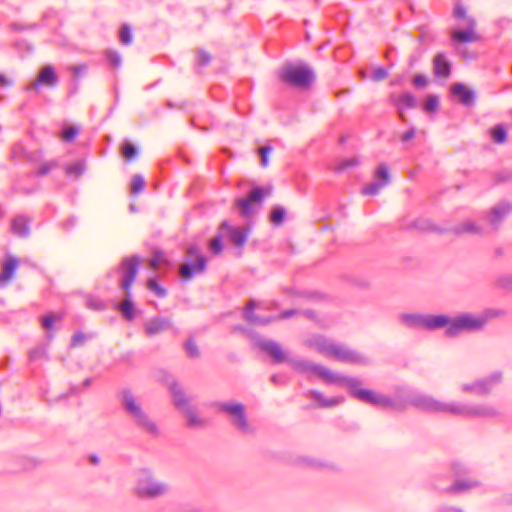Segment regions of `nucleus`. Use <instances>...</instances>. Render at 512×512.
I'll return each instance as SVG.
<instances>
[{"label":"nucleus","mask_w":512,"mask_h":512,"mask_svg":"<svg viewBox=\"0 0 512 512\" xmlns=\"http://www.w3.org/2000/svg\"><path fill=\"white\" fill-rule=\"evenodd\" d=\"M413 405L423 411L450 414L464 418L495 417L498 412L490 406H466L458 403L441 402L431 396H420L413 400Z\"/></svg>","instance_id":"f257e3e1"},{"label":"nucleus","mask_w":512,"mask_h":512,"mask_svg":"<svg viewBox=\"0 0 512 512\" xmlns=\"http://www.w3.org/2000/svg\"><path fill=\"white\" fill-rule=\"evenodd\" d=\"M309 346L324 357L340 362L357 364L363 361L361 355L342 345L335 344L323 336H315L309 340Z\"/></svg>","instance_id":"f03ea898"},{"label":"nucleus","mask_w":512,"mask_h":512,"mask_svg":"<svg viewBox=\"0 0 512 512\" xmlns=\"http://www.w3.org/2000/svg\"><path fill=\"white\" fill-rule=\"evenodd\" d=\"M453 17L459 22V26L450 30V38L453 43L477 42L481 39L477 32V22L474 17L467 14L465 7L457 4L453 9Z\"/></svg>","instance_id":"7ed1b4c3"},{"label":"nucleus","mask_w":512,"mask_h":512,"mask_svg":"<svg viewBox=\"0 0 512 512\" xmlns=\"http://www.w3.org/2000/svg\"><path fill=\"white\" fill-rule=\"evenodd\" d=\"M493 316L494 314L490 311L479 316H472L470 314L461 315L451 321L445 334L448 337H455L462 332L479 331L484 328L488 320Z\"/></svg>","instance_id":"20e7f679"},{"label":"nucleus","mask_w":512,"mask_h":512,"mask_svg":"<svg viewBox=\"0 0 512 512\" xmlns=\"http://www.w3.org/2000/svg\"><path fill=\"white\" fill-rule=\"evenodd\" d=\"M122 406L139 428L152 435L157 433L156 425L150 421L129 390L122 392Z\"/></svg>","instance_id":"39448f33"},{"label":"nucleus","mask_w":512,"mask_h":512,"mask_svg":"<svg viewBox=\"0 0 512 512\" xmlns=\"http://www.w3.org/2000/svg\"><path fill=\"white\" fill-rule=\"evenodd\" d=\"M280 79L289 85L308 89L315 80L312 69L307 65H287L280 74Z\"/></svg>","instance_id":"423d86ee"},{"label":"nucleus","mask_w":512,"mask_h":512,"mask_svg":"<svg viewBox=\"0 0 512 512\" xmlns=\"http://www.w3.org/2000/svg\"><path fill=\"white\" fill-rule=\"evenodd\" d=\"M272 190L271 185L264 187L256 186L251 189L247 197L237 199L235 205L240 209V214L244 217L252 216L255 213L252 204L261 205L263 199L272 194Z\"/></svg>","instance_id":"0eeeda50"},{"label":"nucleus","mask_w":512,"mask_h":512,"mask_svg":"<svg viewBox=\"0 0 512 512\" xmlns=\"http://www.w3.org/2000/svg\"><path fill=\"white\" fill-rule=\"evenodd\" d=\"M140 263L141 260L136 255L125 257L120 262L118 267L119 272L121 273L119 285L124 290V292L131 291V287L137 276Z\"/></svg>","instance_id":"6e6552de"},{"label":"nucleus","mask_w":512,"mask_h":512,"mask_svg":"<svg viewBox=\"0 0 512 512\" xmlns=\"http://www.w3.org/2000/svg\"><path fill=\"white\" fill-rule=\"evenodd\" d=\"M135 491L140 498H155L163 495L167 488L164 484L155 481L150 473L144 470L140 474Z\"/></svg>","instance_id":"1a4fd4ad"},{"label":"nucleus","mask_w":512,"mask_h":512,"mask_svg":"<svg viewBox=\"0 0 512 512\" xmlns=\"http://www.w3.org/2000/svg\"><path fill=\"white\" fill-rule=\"evenodd\" d=\"M314 369L315 375L326 384H336L349 387L354 386L356 383L355 378L341 376L324 366L318 365L317 367H314Z\"/></svg>","instance_id":"9d476101"},{"label":"nucleus","mask_w":512,"mask_h":512,"mask_svg":"<svg viewBox=\"0 0 512 512\" xmlns=\"http://www.w3.org/2000/svg\"><path fill=\"white\" fill-rule=\"evenodd\" d=\"M500 381L499 375H493L487 379L476 381L473 384H464L461 390L464 393H474L477 395H487L490 393L492 386Z\"/></svg>","instance_id":"9b49d317"},{"label":"nucleus","mask_w":512,"mask_h":512,"mask_svg":"<svg viewBox=\"0 0 512 512\" xmlns=\"http://www.w3.org/2000/svg\"><path fill=\"white\" fill-rule=\"evenodd\" d=\"M58 82V76L51 65H46L38 73V76L33 80L28 89L38 90L40 85L55 86Z\"/></svg>","instance_id":"f8f14e48"},{"label":"nucleus","mask_w":512,"mask_h":512,"mask_svg":"<svg viewBox=\"0 0 512 512\" xmlns=\"http://www.w3.org/2000/svg\"><path fill=\"white\" fill-rule=\"evenodd\" d=\"M220 410L231 414L234 417V424L243 432L248 431V424L244 413L242 404H220Z\"/></svg>","instance_id":"ddd939ff"},{"label":"nucleus","mask_w":512,"mask_h":512,"mask_svg":"<svg viewBox=\"0 0 512 512\" xmlns=\"http://www.w3.org/2000/svg\"><path fill=\"white\" fill-rule=\"evenodd\" d=\"M207 259L204 255H198V260L193 263H184L179 267V274L182 278L189 280L195 274L203 273L206 270Z\"/></svg>","instance_id":"4468645a"},{"label":"nucleus","mask_w":512,"mask_h":512,"mask_svg":"<svg viewBox=\"0 0 512 512\" xmlns=\"http://www.w3.org/2000/svg\"><path fill=\"white\" fill-rule=\"evenodd\" d=\"M221 228L227 230L230 241L236 246H242L247 240L248 230L243 227H233L227 220L222 221Z\"/></svg>","instance_id":"2eb2a0df"},{"label":"nucleus","mask_w":512,"mask_h":512,"mask_svg":"<svg viewBox=\"0 0 512 512\" xmlns=\"http://www.w3.org/2000/svg\"><path fill=\"white\" fill-rule=\"evenodd\" d=\"M172 327V323L167 318H155L145 323V333L152 337L160 334Z\"/></svg>","instance_id":"dca6fc26"},{"label":"nucleus","mask_w":512,"mask_h":512,"mask_svg":"<svg viewBox=\"0 0 512 512\" xmlns=\"http://www.w3.org/2000/svg\"><path fill=\"white\" fill-rule=\"evenodd\" d=\"M31 221L26 215H17L11 222L12 232L18 237H27L30 234Z\"/></svg>","instance_id":"f3484780"},{"label":"nucleus","mask_w":512,"mask_h":512,"mask_svg":"<svg viewBox=\"0 0 512 512\" xmlns=\"http://www.w3.org/2000/svg\"><path fill=\"white\" fill-rule=\"evenodd\" d=\"M259 347L272 358L274 363H282L286 359L281 346L274 341H263L259 344Z\"/></svg>","instance_id":"a211bd4d"},{"label":"nucleus","mask_w":512,"mask_h":512,"mask_svg":"<svg viewBox=\"0 0 512 512\" xmlns=\"http://www.w3.org/2000/svg\"><path fill=\"white\" fill-rule=\"evenodd\" d=\"M433 72L438 77H448L451 73V63L443 52H439L433 59Z\"/></svg>","instance_id":"6ab92c4d"},{"label":"nucleus","mask_w":512,"mask_h":512,"mask_svg":"<svg viewBox=\"0 0 512 512\" xmlns=\"http://www.w3.org/2000/svg\"><path fill=\"white\" fill-rule=\"evenodd\" d=\"M360 385L361 382L356 379L355 385L348 387L350 389V395L363 403L371 405L376 392L367 389H362L360 388Z\"/></svg>","instance_id":"aec40b11"},{"label":"nucleus","mask_w":512,"mask_h":512,"mask_svg":"<svg viewBox=\"0 0 512 512\" xmlns=\"http://www.w3.org/2000/svg\"><path fill=\"white\" fill-rule=\"evenodd\" d=\"M18 265V259L13 256H9L4 260L2 264V271L0 273V284H4L13 278Z\"/></svg>","instance_id":"412c9836"},{"label":"nucleus","mask_w":512,"mask_h":512,"mask_svg":"<svg viewBox=\"0 0 512 512\" xmlns=\"http://www.w3.org/2000/svg\"><path fill=\"white\" fill-rule=\"evenodd\" d=\"M451 323L450 319L444 315H428L424 316L423 329L436 330L443 327H448Z\"/></svg>","instance_id":"4be33fe9"},{"label":"nucleus","mask_w":512,"mask_h":512,"mask_svg":"<svg viewBox=\"0 0 512 512\" xmlns=\"http://www.w3.org/2000/svg\"><path fill=\"white\" fill-rule=\"evenodd\" d=\"M255 307H256V302L254 300H250L246 304L245 311H244V318L248 323L264 326V325H267L274 321L273 317L267 318V319L258 317L254 313Z\"/></svg>","instance_id":"5701e85b"},{"label":"nucleus","mask_w":512,"mask_h":512,"mask_svg":"<svg viewBox=\"0 0 512 512\" xmlns=\"http://www.w3.org/2000/svg\"><path fill=\"white\" fill-rule=\"evenodd\" d=\"M169 389L173 397V403L179 410L183 412L187 409V407H191L188 399L184 395L183 390L177 383L173 382Z\"/></svg>","instance_id":"b1692460"},{"label":"nucleus","mask_w":512,"mask_h":512,"mask_svg":"<svg viewBox=\"0 0 512 512\" xmlns=\"http://www.w3.org/2000/svg\"><path fill=\"white\" fill-rule=\"evenodd\" d=\"M451 92L458 97L464 105H470L473 102L474 94L462 83H455L451 87Z\"/></svg>","instance_id":"393cba45"},{"label":"nucleus","mask_w":512,"mask_h":512,"mask_svg":"<svg viewBox=\"0 0 512 512\" xmlns=\"http://www.w3.org/2000/svg\"><path fill=\"white\" fill-rule=\"evenodd\" d=\"M118 310L120 311L123 318L126 319L127 321L131 322L134 320L135 309L131 301V291L125 292V298L119 304Z\"/></svg>","instance_id":"a878e982"},{"label":"nucleus","mask_w":512,"mask_h":512,"mask_svg":"<svg viewBox=\"0 0 512 512\" xmlns=\"http://www.w3.org/2000/svg\"><path fill=\"white\" fill-rule=\"evenodd\" d=\"M389 101L395 106H405L408 108L416 107V99L415 97L409 93L405 92L401 95H397L395 93L390 94Z\"/></svg>","instance_id":"bb28decb"},{"label":"nucleus","mask_w":512,"mask_h":512,"mask_svg":"<svg viewBox=\"0 0 512 512\" xmlns=\"http://www.w3.org/2000/svg\"><path fill=\"white\" fill-rule=\"evenodd\" d=\"M479 485L476 480H459L456 481L452 486L447 488V493L456 494L471 490Z\"/></svg>","instance_id":"cd10ccee"},{"label":"nucleus","mask_w":512,"mask_h":512,"mask_svg":"<svg viewBox=\"0 0 512 512\" xmlns=\"http://www.w3.org/2000/svg\"><path fill=\"white\" fill-rule=\"evenodd\" d=\"M512 209V205L508 202L500 203L493 207L490 214V221L492 223H498L505 215H507Z\"/></svg>","instance_id":"c85d7f7f"},{"label":"nucleus","mask_w":512,"mask_h":512,"mask_svg":"<svg viewBox=\"0 0 512 512\" xmlns=\"http://www.w3.org/2000/svg\"><path fill=\"white\" fill-rule=\"evenodd\" d=\"M309 395L311 399L315 400L318 403V406L320 408L334 407L342 402V400L339 398L326 399L318 391H311Z\"/></svg>","instance_id":"c756f323"},{"label":"nucleus","mask_w":512,"mask_h":512,"mask_svg":"<svg viewBox=\"0 0 512 512\" xmlns=\"http://www.w3.org/2000/svg\"><path fill=\"white\" fill-rule=\"evenodd\" d=\"M451 231L455 235H461L463 233H480L481 228L472 221H465L451 228Z\"/></svg>","instance_id":"7c9ffc66"},{"label":"nucleus","mask_w":512,"mask_h":512,"mask_svg":"<svg viewBox=\"0 0 512 512\" xmlns=\"http://www.w3.org/2000/svg\"><path fill=\"white\" fill-rule=\"evenodd\" d=\"M401 320L409 327L423 329L424 316L415 314H405L401 316Z\"/></svg>","instance_id":"2f4dec72"},{"label":"nucleus","mask_w":512,"mask_h":512,"mask_svg":"<svg viewBox=\"0 0 512 512\" xmlns=\"http://www.w3.org/2000/svg\"><path fill=\"white\" fill-rule=\"evenodd\" d=\"M490 135L494 142L498 144H502L507 140V132L504 125L502 124H497L494 127H492L490 130Z\"/></svg>","instance_id":"473e14b6"},{"label":"nucleus","mask_w":512,"mask_h":512,"mask_svg":"<svg viewBox=\"0 0 512 512\" xmlns=\"http://www.w3.org/2000/svg\"><path fill=\"white\" fill-rule=\"evenodd\" d=\"M371 405L383 409H392L395 407V403L391 398L378 393L375 394Z\"/></svg>","instance_id":"72a5a7b5"},{"label":"nucleus","mask_w":512,"mask_h":512,"mask_svg":"<svg viewBox=\"0 0 512 512\" xmlns=\"http://www.w3.org/2000/svg\"><path fill=\"white\" fill-rule=\"evenodd\" d=\"M286 216V210L284 207L276 205L272 208L270 214V221L273 224L280 225L284 222Z\"/></svg>","instance_id":"f704fd0d"},{"label":"nucleus","mask_w":512,"mask_h":512,"mask_svg":"<svg viewBox=\"0 0 512 512\" xmlns=\"http://www.w3.org/2000/svg\"><path fill=\"white\" fill-rule=\"evenodd\" d=\"M146 286L150 291H152L156 296L160 298H163L167 295L166 289L163 288L154 277H151L147 280Z\"/></svg>","instance_id":"c9c22d12"},{"label":"nucleus","mask_w":512,"mask_h":512,"mask_svg":"<svg viewBox=\"0 0 512 512\" xmlns=\"http://www.w3.org/2000/svg\"><path fill=\"white\" fill-rule=\"evenodd\" d=\"M121 154L125 159L131 160L136 157L137 149L129 140H124L121 144Z\"/></svg>","instance_id":"e433bc0d"},{"label":"nucleus","mask_w":512,"mask_h":512,"mask_svg":"<svg viewBox=\"0 0 512 512\" xmlns=\"http://www.w3.org/2000/svg\"><path fill=\"white\" fill-rule=\"evenodd\" d=\"M183 413L186 415L188 419V424L191 427H202L204 425V420L197 417L194 408L187 407L186 410L183 411Z\"/></svg>","instance_id":"4c0bfd02"},{"label":"nucleus","mask_w":512,"mask_h":512,"mask_svg":"<svg viewBox=\"0 0 512 512\" xmlns=\"http://www.w3.org/2000/svg\"><path fill=\"white\" fill-rule=\"evenodd\" d=\"M377 180H381L380 183H385V186L389 183L390 175L389 168L386 164H380L374 174Z\"/></svg>","instance_id":"58836bf2"},{"label":"nucleus","mask_w":512,"mask_h":512,"mask_svg":"<svg viewBox=\"0 0 512 512\" xmlns=\"http://www.w3.org/2000/svg\"><path fill=\"white\" fill-rule=\"evenodd\" d=\"M120 42L124 45L132 43V33L128 24H122L119 31Z\"/></svg>","instance_id":"ea45409f"},{"label":"nucleus","mask_w":512,"mask_h":512,"mask_svg":"<svg viewBox=\"0 0 512 512\" xmlns=\"http://www.w3.org/2000/svg\"><path fill=\"white\" fill-rule=\"evenodd\" d=\"M211 61V55L206 50L199 48L196 51V64L198 67L206 66Z\"/></svg>","instance_id":"a19ab883"},{"label":"nucleus","mask_w":512,"mask_h":512,"mask_svg":"<svg viewBox=\"0 0 512 512\" xmlns=\"http://www.w3.org/2000/svg\"><path fill=\"white\" fill-rule=\"evenodd\" d=\"M144 186H145L144 178L139 174H135L132 177V181H131V188H130L131 193L137 194V193L141 192L143 190Z\"/></svg>","instance_id":"79ce46f5"},{"label":"nucleus","mask_w":512,"mask_h":512,"mask_svg":"<svg viewBox=\"0 0 512 512\" xmlns=\"http://www.w3.org/2000/svg\"><path fill=\"white\" fill-rule=\"evenodd\" d=\"M385 186V183H380L379 181L371 182L368 185H366L362 189V193L364 195H375L379 192L381 188Z\"/></svg>","instance_id":"37998d69"},{"label":"nucleus","mask_w":512,"mask_h":512,"mask_svg":"<svg viewBox=\"0 0 512 512\" xmlns=\"http://www.w3.org/2000/svg\"><path fill=\"white\" fill-rule=\"evenodd\" d=\"M439 106V100L437 96L435 95H429L427 96L425 102H424V110L433 112L438 109Z\"/></svg>","instance_id":"c03bdc74"},{"label":"nucleus","mask_w":512,"mask_h":512,"mask_svg":"<svg viewBox=\"0 0 512 512\" xmlns=\"http://www.w3.org/2000/svg\"><path fill=\"white\" fill-rule=\"evenodd\" d=\"M87 307L95 311H101L106 308V304L99 298L90 297L87 299Z\"/></svg>","instance_id":"a18cd8bd"},{"label":"nucleus","mask_w":512,"mask_h":512,"mask_svg":"<svg viewBox=\"0 0 512 512\" xmlns=\"http://www.w3.org/2000/svg\"><path fill=\"white\" fill-rule=\"evenodd\" d=\"M294 366L300 372H303V373L311 372L315 375L314 367H317L318 365L313 364L311 362H307V361H300V362L295 363Z\"/></svg>","instance_id":"49530a36"},{"label":"nucleus","mask_w":512,"mask_h":512,"mask_svg":"<svg viewBox=\"0 0 512 512\" xmlns=\"http://www.w3.org/2000/svg\"><path fill=\"white\" fill-rule=\"evenodd\" d=\"M106 58L107 60L110 62V64L117 68L120 66L121 64V57L119 55V53L115 50H107L106 53Z\"/></svg>","instance_id":"de8ad7c7"},{"label":"nucleus","mask_w":512,"mask_h":512,"mask_svg":"<svg viewBox=\"0 0 512 512\" xmlns=\"http://www.w3.org/2000/svg\"><path fill=\"white\" fill-rule=\"evenodd\" d=\"M273 148L270 145L261 146L258 150V153L261 157V165L263 167L268 166V155L272 152Z\"/></svg>","instance_id":"09e8293b"},{"label":"nucleus","mask_w":512,"mask_h":512,"mask_svg":"<svg viewBox=\"0 0 512 512\" xmlns=\"http://www.w3.org/2000/svg\"><path fill=\"white\" fill-rule=\"evenodd\" d=\"M166 262L164 254L161 251H156L154 256L149 260V266L153 269H158L161 263Z\"/></svg>","instance_id":"8fccbe9b"},{"label":"nucleus","mask_w":512,"mask_h":512,"mask_svg":"<svg viewBox=\"0 0 512 512\" xmlns=\"http://www.w3.org/2000/svg\"><path fill=\"white\" fill-rule=\"evenodd\" d=\"M55 167H57L56 161L51 160V161L44 162L39 166V168L37 170V175L44 176V175L48 174Z\"/></svg>","instance_id":"3c124183"},{"label":"nucleus","mask_w":512,"mask_h":512,"mask_svg":"<svg viewBox=\"0 0 512 512\" xmlns=\"http://www.w3.org/2000/svg\"><path fill=\"white\" fill-rule=\"evenodd\" d=\"M185 350L190 358H197L200 355L197 345L191 339L185 343Z\"/></svg>","instance_id":"603ef678"},{"label":"nucleus","mask_w":512,"mask_h":512,"mask_svg":"<svg viewBox=\"0 0 512 512\" xmlns=\"http://www.w3.org/2000/svg\"><path fill=\"white\" fill-rule=\"evenodd\" d=\"M84 171V164L81 162H75L66 167V173L69 175H80Z\"/></svg>","instance_id":"864d4df0"},{"label":"nucleus","mask_w":512,"mask_h":512,"mask_svg":"<svg viewBox=\"0 0 512 512\" xmlns=\"http://www.w3.org/2000/svg\"><path fill=\"white\" fill-rule=\"evenodd\" d=\"M415 227L420 229V230L437 231V232H440V233L444 232V230L439 229L435 225L430 224V223H428L425 220H418V221H416L415 222Z\"/></svg>","instance_id":"5fc2aeb1"},{"label":"nucleus","mask_w":512,"mask_h":512,"mask_svg":"<svg viewBox=\"0 0 512 512\" xmlns=\"http://www.w3.org/2000/svg\"><path fill=\"white\" fill-rule=\"evenodd\" d=\"M77 134H78V129L73 126H69V127H66L65 129H63L62 138L65 141L71 142L74 140V138L76 137Z\"/></svg>","instance_id":"6e6d98bb"},{"label":"nucleus","mask_w":512,"mask_h":512,"mask_svg":"<svg viewBox=\"0 0 512 512\" xmlns=\"http://www.w3.org/2000/svg\"><path fill=\"white\" fill-rule=\"evenodd\" d=\"M388 77V71L384 67H376L372 72V80L381 81Z\"/></svg>","instance_id":"4d7b16f0"},{"label":"nucleus","mask_w":512,"mask_h":512,"mask_svg":"<svg viewBox=\"0 0 512 512\" xmlns=\"http://www.w3.org/2000/svg\"><path fill=\"white\" fill-rule=\"evenodd\" d=\"M61 321L62 320V316H58V317H55L54 315L52 314H49L45 317H43L42 319V327L46 330H49L52 328L53 324L55 321Z\"/></svg>","instance_id":"13d9d810"},{"label":"nucleus","mask_w":512,"mask_h":512,"mask_svg":"<svg viewBox=\"0 0 512 512\" xmlns=\"http://www.w3.org/2000/svg\"><path fill=\"white\" fill-rule=\"evenodd\" d=\"M223 245L221 237L216 236L210 240V249L213 253L218 254L222 251Z\"/></svg>","instance_id":"bf43d9fd"},{"label":"nucleus","mask_w":512,"mask_h":512,"mask_svg":"<svg viewBox=\"0 0 512 512\" xmlns=\"http://www.w3.org/2000/svg\"><path fill=\"white\" fill-rule=\"evenodd\" d=\"M359 164V160L356 157H351L341 161L337 167V170L342 171L348 167L356 166Z\"/></svg>","instance_id":"052dcab7"},{"label":"nucleus","mask_w":512,"mask_h":512,"mask_svg":"<svg viewBox=\"0 0 512 512\" xmlns=\"http://www.w3.org/2000/svg\"><path fill=\"white\" fill-rule=\"evenodd\" d=\"M46 356V351L44 348L39 347L30 351L29 359L30 361H36L38 359L44 358Z\"/></svg>","instance_id":"680f3d73"},{"label":"nucleus","mask_w":512,"mask_h":512,"mask_svg":"<svg viewBox=\"0 0 512 512\" xmlns=\"http://www.w3.org/2000/svg\"><path fill=\"white\" fill-rule=\"evenodd\" d=\"M85 342V335L83 333H75L72 336L71 345L73 347L81 346Z\"/></svg>","instance_id":"e2e57ef3"},{"label":"nucleus","mask_w":512,"mask_h":512,"mask_svg":"<svg viewBox=\"0 0 512 512\" xmlns=\"http://www.w3.org/2000/svg\"><path fill=\"white\" fill-rule=\"evenodd\" d=\"M297 314H298L297 310L289 309V310L283 311L276 318H273V319H274V321H276V320H285V319L291 318V317H293V316H295Z\"/></svg>","instance_id":"0e129e2a"},{"label":"nucleus","mask_w":512,"mask_h":512,"mask_svg":"<svg viewBox=\"0 0 512 512\" xmlns=\"http://www.w3.org/2000/svg\"><path fill=\"white\" fill-rule=\"evenodd\" d=\"M428 81H427V78L426 76L422 75V74H417L414 76L413 78V84L416 86V87H425L427 85Z\"/></svg>","instance_id":"69168bd1"},{"label":"nucleus","mask_w":512,"mask_h":512,"mask_svg":"<svg viewBox=\"0 0 512 512\" xmlns=\"http://www.w3.org/2000/svg\"><path fill=\"white\" fill-rule=\"evenodd\" d=\"M187 253L192 256V257H195L196 260H198V255H202L198 249L197 246H194V245H191L188 247L187 249Z\"/></svg>","instance_id":"338daca9"},{"label":"nucleus","mask_w":512,"mask_h":512,"mask_svg":"<svg viewBox=\"0 0 512 512\" xmlns=\"http://www.w3.org/2000/svg\"><path fill=\"white\" fill-rule=\"evenodd\" d=\"M414 136H415V129L411 128L402 134L401 139H402V141L406 142V141L412 139Z\"/></svg>","instance_id":"774afa93"}]
</instances>
